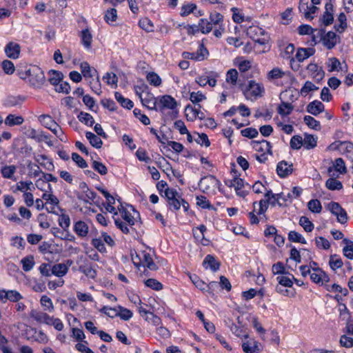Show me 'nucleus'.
I'll return each mask as SVG.
<instances>
[{"instance_id":"61","label":"nucleus","mask_w":353,"mask_h":353,"mask_svg":"<svg viewBox=\"0 0 353 353\" xmlns=\"http://www.w3.org/2000/svg\"><path fill=\"white\" fill-rule=\"evenodd\" d=\"M299 224L306 232H312L314 229V224L306 216H301L299 219Z\"/></svg>"},{"instance_id":"22","label":"nucleus","mask_w":353,"mask_h":353,"mask_svg":"<svg viewBox=\"0 0 353 353\" xmlns=\"http://www.w3.org/2000/svg\"><path fill=\"white\" fill-rule=\"evenodd\" d=\"M219 181L213 175L204 176L201 179L199 185L203 188V192H207L210 190V185L219 184Z\"/></svg>"},{"instance_id":"40","label":"nucleus","mask_w":353,"mask_h":353,"mask_svg":"<svg viewBox=\"0 0 353 353\" xmlns=\"http://www.w3.org/2000/svg\"><path fill=\"white\" fill-rule=\"evenodd\" d=\"M78 119L88 126H92L94 120L91 114L87 112H81L77 116Z\"/></svg>"},{"instance_id":"58","label":"nucleus","mask_w":353,"mask_h":353,"mask_svg":"<svg viewBox=\"0 0 353 353\" xmlns=\"http://www.w3.org/2000/svg\"><path fill=\"white\" fill-rule=\"evenodd\" d=\"M4 297L13 302H17L23 298L21 294L16 290L7 291V293H4Z\"/></svg>"},{"instance_id":"15","label":"nucleus","mask_w":353,"mask_h":353,"mask_svg":"<svg viewBox=\"0 0 353 353\" xmlns=\"http://www.w3.org/2000/svg\"><path fill=\"white\" fill-rule=\"evenodd\" d=\"M333 5L331 2L326 3L325 6V12L322 16V23L325 26L331 25L334 21Z\"/></svg>"},{"instance_id":"8","label":"nucleus","mask_w":353,"mask_h":353,"mask_svg":"<svg viewBox=\"0 0 353 353\" xmlns=\"http://www.w3.org/2000/svg\"><path fill=\"white\" fill-rule=\"evenodd\" d=\"M208 55V51L203 44L199 46V49L196 52H184L182 56L184 59H192L196 61H201L205 60Z\"/></svg>"},{"instance_id":"20","label":"nucleus","mask_w":353,"mask_h":353,"mask_svg":"<svg viewBox=\"0 0 353 353\" xmlns=\"http://www.w3.org/2000/svg\"><path fill=\"white\" fill-rule=\"evenodd\" d=\"M306 109L307 112L316 116L324 111L325 105L320 101L315 100L310 102Z\"/></svg>"},{"instance_id":"35","label":"nucleus","mask_w":353,"mask_h":353,"mask_svg":"<svg viewBox=\"0 0 353 353\" xmlns=\"http://www.w3.org/2000/svg\"><path fill=\"white\" fill-rule=\"evenodd\" d=\"M294 109V106L288 102L281 101L277 108L278 113L281 116H288L291 114Z\"/></svg>"},{"instance_id":"19","label":"nucleus","mask_w":353,"mask_h":353,"mask_svg":"<svg viewBox=\"0 0 353 353\" xmlns=\"http://www.w3.org/2000/svg\"><path fill=\"white\" fill-rule=\"evenodd\" d=\"M252 145L256 151L264 152L272 154V146L270 143L266 140L263 139L261 141H252Z\"/></svg>"},{"instance_id":"56","label":"nucleus","mask_w":353,"mask_h":353,"mask_svg":"<svg viewBox=\"0 0 353 353\" xmlns=\"http://www.w3.org/2000/svg\"><path fill=\"white\" fill-rule=\"evenodd\" d=\"M104 19L105 21L109 24L116 21L117 19V10L115 8H110L108 10L105 14Z\"/></svg>"},{"instance_id":"3","label":"nucleus","mask_w":353,"mask_h":353,"mask_svg":"<svg viewBox=\"0 0 353 353\" xmlns=\"http://www.w3.org/2000/svg\"><path fill=\"white\" fill-rule=\"evenodd\" d=\"M248 36L260 45H265L269 41V37L265 31L259 26H250L247 29Z\"/></svg>"},{"instance_id":"1","label":"nucleus","mask_w":353,"mask_h":353,"mask_svg":"<svg viewBox=\"0 0 353 353\" xmlns=\"http://www.w3.org/2000/svg\"><path fill=\"white\" fill-rule=\"evenodd\" d=\"M164 195L167 199L168 205L173 210H178L182 206L185 212L188 211L189 208L188 203L181 198L176 190L167 187L164 190Z\"/></svg>"},{"instance_id":"13","label":"nucleus","mask_w":353,"mask_h":353,"mask_svg":"<svg viewBox=\"0 0 353 353\" xmlns=\"http://www.w3.org/2000/svg\"><path fill=\"white\" fill-rule=\"evenodd\" d=\"M26 97L22 95H10L3 101V105L7 108L19 107L26 101Z\"/></svg>"},{"instance_id":"31","label":"nucleus","mask_w":353,"mask_h":353,"mask_svg":"<svg viewBox=\"0 0 353 353\" xmlns=\"http://www.w3.org/2000/svg\"><path fill=\"white\" fill-rule=\"evenodd\" d=\"M51 271L52 274L61 277L67 274L68 266L64 263H57L52 267Z\"/></svg>"},{"instance_id":"21","label":"nucleus","mask_w":353,"mask_h":353,"mask_svg":"<svg viewBox=\"0 0 353 353\" xmlns=\"http://www.w3.org/2000/svg\"><path fill=\"white\" fill-rule=\"evenodd\" d=\"M140 262L144 267H146L150 270L154 271L158 269V266L153 261V259L150 254L147 253L145 252H143L141 253V256L140 257Z\"/></svg>"},{"instance_id":"59","label":"nucleus","mask_w":353,"mask_h":353,"mask_svg":"<svg viewBox=\"0 0 353 353\" xmlns=\"http://www.w3.org/2000/svg\"><path fill=\"white\" fill-rule=\"evenodd\" d=\"M341 149L348 154V157L353 161V144L350 142H340Z\"/></svg>"},{"instance_id":"24","label":"nucleus","mask_w":353,"mask_h":353,"mask_svg":"<svg viewBox=\"0 0 353 353\" xmlns=\"http://www.w3.org/2000/svg\"><path fill=\"white\" fill-rule=\"evenodd\" d=\"M315 53L313 48H299L296 53V58L299 62L303 61Z\"/></svg>"},{"instance_id":"30","label":"nucleus","mask_w":353,"mask_h":353,"mask_svg":"<svg viewBox=\"0 0 353 353\" xmlns=\"http://www.w3.org/2000/svg\"><path fill=\"white\" fill-rule=\"evenodd\" d=\"M24 121V119L21 116H16L14 114H8L4 120V123L8 126L19 125Z\"/></svg>"},{"instance_id":"9","label":"nucleus","mask_w":353,"mask_h":353,"mask_svg":"<svg viewBox=\"0 0 353 353\" xmlns=\"http://www.w3.org/2000/svg\"><path fill=\"white\" fill-rule=\"evenodd\" d=\"M310 279L319 285H323L330 281L329 276L320 268H314V272L310 274Z\"/></svg>"},{"instance_id":"57","label":"nucleus","mask_w":353,"mask_h":353,"mask_svg":"<svg viewBox=\"0 0 353 353\" xmlns=\"http://www.w3.org/2000/svg\"><path fill=\"white\" fill-rule=\"evenodd\" d=\"M307 207L310 211L315 213H319L322 210L321 203L318 199L310 200L307 203Z\"/></svg>"},{"instance_id":"7","label":"nucleus","mask_w":353,"mask_h":353,"mask_svg":"<svg viewBox=\"0 0 353 353\" xmlns=\"http://www.w3.org/2000/svg\"><path fill=\"white\" fill-rule=\"evenodd\" d=\"M79 188L82 190V193L77 194L79 200H81L85 203H90V201H93L96 199L97 193L90 190L85 182L80 183Z\"/></svg>"},{"instance_id":"55","label":"nucleus","mask_w":353,"mask_h":353,"mask_svg":"<svg viewBox=\"0 0 353 353\" xmlns=\"http://www.w3.org/2000/svg\"><path fill=\"white\" fill-rule=\"evenodd\" d=\"M236 65L238 66L239 70L245 72L251 68V61L248 60H243L241 58H238L236 60Z\"/></svg>"},{"instance_id":"48","label":"nucleus","mask_w":353,"mask_h":353,"mask_svg":"<svg viewBox=\"0 0 353 353\" xmlns=\"http://www.w3.org/2000/svg\"><path fill=\"white\" fill-rule=\"evenodd\" d=\"M196 205L203 209H214L212 205L210 203L209 200L205 196H196Z\"/></svg>"},{"instance_id":"29","label":"nucleus","mask_w":353,"mask_h":353,"mask_svg":"<svg viewBox=\"0 0 353 353\" xmlns=\"http://www.w3.org/2000/svg\"><path fill=\"white\" fill-rule=\"evenodd\" d=\"M79 271L90 279H95L97 276V271L94 266L89 263L80 265Z\"/></svg>"},{"instance_id":"41","label":"nucleus","mask_w":353,"mask_h":353,"mask_svg":"<svg viewBox=\"0 0 353 353\" xmlns=\"http://www.w3.org/2000/svg\"><path fill=\"white\" fill-rule=\"evenodd\" d=\"M208 264L213 272H216L219 269L220 263L216 262L214 257L210 254L205 256L203 265Z\"/></svg>"},{"instance_id":"10","label":"nucleus","mask_w":353,"mask_h":353,"mask_svg":"<svg viewBox=\"0 0 353 353\" xmlns=\"http://www.w3.org/2000/svg\"><path fill=\"white\" fill-rule=\"evenodd\" d=\"M4 51L8 57L17 59L21 52V46L19 43L11 41L6 46Z\"/></svg>"},{"instance_id":"43","label":"nucleus","mask_w":353,"mask_h":353,"mask_svg":"<svg viewBox=\"0 0 353 353\" xmlns=\"http://www.w3.org/2000/svg\"><path fill=\"white\" fill-rule=\"evenodd\" d=\"M304 122L310 128L315 130H320L321 127L320 122L316 120L314 117L307 115L304 117Z\"/></svg>"},{"instance_id":"49","label":"nucleus","mask_w":353,"mask_h":353,"mask_svg":"<svg viewBox=\"0 0 353 353\" xmlns=\"http://www.w3.org/2000/svg\"><path fill=\"white\" fill-rule=\"evenodd\" d=\"M343 242L347 244L343 249V254L349 259L353 260V242L347 239H343Z\"/></svg>"},{"instance_id":"47","label":"nucleus","mask_w":353,"mask_h":353,"mask_svg":"<svg viewBox=\"0 0 353 353\" xmlns=\"http://www.w3.org/2000/svg\"><path fill=\"white\" fill-rule=\"evenodd\" d=\"M327 65L329 68L328 71L330 72L335 71V70L339 71L340 70H341V62L336 57H332V58L328 59V61L327 62Z\"/></svg>"},{"instance_id":"53","label":"nucleus","mask_w":353,"mask_h":353,"mask_svg":"<svg viewBox=\"0 0 353 353\" xmlns=\"http://www.w3.org/2000/svg\"><path fill=\"white\" fill-rule=\"evenodd\" d=\"M139 25L141 28L147 32H151L154 30V25L148 18H143L139 20Z\"/></svg>"},{"instance_id":"45","label":"nucleus","mask_w":353,"mask_h":353,"mask_svg":"<svg viewBox=\"0 0 353 353\" xmlns=\"http://www.w3.org/2000/svg\"><path fill=\"white\" fill-rule=\"evenodd\" d=\"M21 262L23 265V270L25 272L30 271L33 268L35 263L34 256L32 255L23 258Z\"/></svg>"},{"instance_id":"28","label":"nucleus","mask_w":353,"mask_h":353,"mask_svg":"<svg viewBox=\"0 0 353 353\" xmlns=\"http://www.w3.org/2000/svg\"><path fill=\"white\" fill-rule=\"evenodd\" d=\"M80 37L83 46L87 49H90L92 41V35L89 29L86 28L83 30L81 32Z\"/></svg>"},{"instance_id":"63","label":"nucleus","mask_w":353,"mask_h":353,"mask_svg":"<svg viewBox=\"0 0 353 353\" xmlns=\"http://www.w3.org/2000/svg\"><path fill=\"white\" fill-rule=\"evenodd\" d=\"M319 88L310 81H307L302 88L301 89V94L302 95H307L310 92L317 90Z\"/></svg>"},{"instance_id":"11","label":"nucleus","mask_w":353,"mask_h":353,"mask_svg":"<svg viewBox=\"0 0 353 353\" xmlns=\"http://www.w3.org/2000/svg\"><path fill=\"white\" fill-rule=\"evenodd\" d=\"M177 106L176 101L170 95H164L159 99L158 110L163 112L164 109L174 110Z\"/></svg>"},{"instance_id":"6","label":"nucleus","mask_w":353,"mask_h":353,"mask_svg":"<svg viewBox=\"0 0 353 353\" xmlns=\"http://www.w3.org/2000/svg\"><path fill=\"white\" fill-rule=\"evenodd\" d=\"M328 210L336 216L337 221L344 224L347 221V214L345 210L341 206L339 203L332 201L327 205Z\"/></svg>"},{"instance_id":"5","label":"nucleus","mask_w":353,"mask_h":353,"mask_svg":"<svg viewBox=\"0 0 353 353\" xmlns=\"http://www.w3.org/2000/svg\"><path fill=\"white\" fill-rule=\"evenodd\" d=\"M318 37L323 41V45L329 50L332 49L337 43V36L335 32L330 31L325 34V30H318Z\"/></svg>"},{"instance_id":"32","label":"nucleus","mask_w":353,"mask_h":353,"mask_svg":"<svg viewBox=\"0 0 353 353\" xmlns=\"http://www.w3.org/2000/svg\"><path fill=\"white\" fill-rule=\"evenodd\" d=\"M26 134L29 138L34 139L38 142L46 141L48 139V136L43 134L42 132H38L34 128L28 130Z\"/></svg>"},{"instance_id":"27","label":"nucleus","mask_w":353,"mask_h":353,"mask_svg":"<svg viewBox=\"0 0 353 353\" xmlns=\"http://www.w3.org/2000/svg\"><path fill=\"white\" fill-rule=\"evenodd\" d=\"M41 123L46 128L51 130L53 127L59 128V125L48 114H42L39 117Z\"/></svg>"},{"instance_id":"12","label":"nucleus","mask_w":353,"mask_h":353,"mask_svg":"<svg viewBox=\"0 0 353 353\" xmlns=\"http://www.w3.org/2000/svg\"><path fill=\"white\" fill-rule=\"evenodd\" d=\"M73 230L79 238L84 239L88 235L89 226L85 221H77L74 223Z\"/></svg>"},{"instance_id":"52","label":"nucleus","mask_w":353,"mask_h":353,"mask_svg":"<svg viewBox=\"0 0 353 353\" xmlns=\"http://www.w3.org/2000/svg\"><path fill=\"white\" fill-rule=\"evenodd\" d=\"M58 222H59V226L64 231L68 230V228H69V227L70 225V216L68 214H61L59 216Z\"/></svg>"},{"instance_id":"50","label":"nucleus","mask_w":353,"mask_h":353,"mask_svg":"<svg viewBox=\"0 0 353 353\" xmlns=\"http://www.w3.org/2000/svg\"><path fill=\"white\" fill-rule=\"evenodd\" d=\"M147 81L152 85L158 87L161 84V79L155 72H149L146 76Z\"/></svg>"},{"instance_id":"26","label":"nucleus","mask_w":353,"mask_h":353,"mask_svg":"<svg viewBox=\"0 0 353 353\" xmlns=\"http://www.w3.org/2000/svg\"><path fill=\"white\" fill-rule=\"evenodd\" d=\"M335 170L336 172L340 174H345L347 172V169L345 167V162L342 158H338L335 160L333 167H329L327 169V172L330 174L331 172Z\"/></svg>"},{"instance_id":"42","label":"nucleus","mask_w":353,"mask_h":353,"mask_svg":"<svg viewBox=\"0 0 353 353\" xmlns=\"http://www.w3.org/2000/svg\"><path fill=\"white\" fill-rule=\"evenodd\" d=\"M325 186L330 190H340L343 188L342 183L334 178L328 179L325 182Z\"/></svg>"},{"instance_id":"46","label":"nucleus","mask_w":353,"mask_h":353,"mask_svg":"<svg viewBox=\"0 0 353 353\" xmlns=\"http://www.w3.org/2000/svg\"><path fill=\"white\" fill-rule=\"evenodd\" d=\"M210 21L214 26H221L223 21V16L216 11L211 12L209 17Z\"/></svg>"},{"instance_id":"23","label":"nucleus","mask_w":353,"mask_h":353,"mask_svg":"<svg viewBox=\"0 0 353 353\" xmlns=\"http://www.w3.org/2000/svg\"><path fill=\"white\" fill-rule=\"evenodd\" d=\"M81 73L85 78H93L97 76V71L92 68L88 62H82L80 65Z\"/></svg>"},{"instance_id":"18","label":"nucleus","mask_w":353,"mask_h":353,"mask_svg":"<svg viewBox=\"0 0 353 353\" xmlns=\"http://www.w3.org/2000/svg\"><path fill=\"white\" fill-rule=\"evenodd\" d=\"M242 348L245 353L260 352L259 343L254 339L245 341L242 343Z\"/></svg>"},{"instance_id":"44","label":"nucleus","mask_w":353,"mask_h":353,"mask_svg":"<svg viewBox=\"0 0 353 353\" xmlns=\"http://www.w3.org/2000/svg\"><path fill=\"white\" fill-rule=\"evenodd\" d=\"M309 8L307 0H300L299 6V11L304 14L307 19L312 20L314 19V17L310 15V12H308Z\"/></svg>"},{"instance_id":"17","label":"nucleus","mask_w":353,"mask_h":353,"mask_svg":"<svg viewBox=\"0 0 353 353\" xmlns=\"http://www.w3.org/2000/svg\"><path fill=\"white\" fill-rule=\"evenodd\" d=\"M142 104L150 110H157V98L154 97L152 93L147 92L144 97L140 95Z\"/></svg>"},{"instance_id":"37","label":"nucleus","mask_w":353,"mask_h":353,"mask_svg":"<svg viewBox=\"0 0 353 353\" xmlns=\"http://www.w3.org/2000/svg\"><path fill=\"white\" fill-rule=\"evenodd\" d=\"M85 137L93 147L96 148H101L103 141L98 136L91 132H87L85 133Z\"/></svg>"},{"instance_id":"60","label":"nucleus","mask_w":353,"mask_h":353,"mask_svg":"<svg viewBox=\"0 0 353 353\" xmlns=\"http://www.w3.org/2000/svg\"><path fill=\"white\" fill-rule=\"evenodd\" d=\"M316 137H314L313 135H306L304 139L303 145L307 149H312L316 145Z\"/></svg>"},{"instance_id":"39","label":"nucleus","mask_w":353,"mask_h":353,"mask_svg":"<svg viewBox=\"0 0 353 353\" xmlns=\"http://www.w3.org/2000/svg\"><path fill=\"white\" fill-rule=\"evenodd\" d=\"M198 28L203 34H208L212 30V24L207 19H201L199 22Z\"/></svg>"},{"instance_id":"62","label":"nucleus","mask_w":353,"mask_h":353,"mask_svg":"<svg viewBox=\"0 0 353 353\" xmlns=\"http://www.w3.org/2000/svg\"><path fill=\"white\" fill-rule=\"evenodd\" d=\"M329 264L330 268L335 270L336 269L340 268L343 265V261L341 258L338 257L337 255H331Z\"/></svg>"},{"instance_id":"33","label":"nucleus","mask_w":353,"mask_h":353,"mask_svg":"<svg viewBox=\"0 0 353 353\" xmlns=\"http://www.w3.org/2000/svg\"><path fill=\"white\" fill-rule=\"evenodd\" d=\"M290 72L283 71L279 68H274L270 70L267 74V79L269 81H273L283 78L286 74H290Z\"/></svg>"},{"instance_id":"34","label":"nucleus","mask_w":353,"mask_h":353,"mask_svg":"<svg viewBox=\"0 0 353 353\" xmlns=\"http://www.w3.org/2000/svg\"><path fill=\"white\" fill-rule=\"evenodd\" d=\"M31 317L39 323H43L49 325L52 318V316H49L46 313L36 312H34L31 314Z\"/></svg>"},{"instance_id":"64","label":"nucleus","mask_w":353,"mask_h":353,"mask_svg":"<svg viewBox=\"0 0 353 353\" xmlns=\"http://www.w3.org/2000/svg\"><path fill=\"white\" fill-rule=\"evenodd\" d=\"M92 168L98 172L101 175H105L108 172L106 166L101 162L93 161L92 164Z\"/></svg>"},{"instance_id":"25","label":"nucleus","mask_w":353,"mask_h":353,"mask_svg":"<svg viewBox=\"0 0 353 353\" xmlns=\"http://www.w3.org/2000/svg\"><path fill=\"white\" fill-rule=\"evenodd\" d=\"M190 279L192 282L194 284V285L198 288L199 290L202 291L207 290V289L210 287H213L214 285H216L217 283L215 281L210 283L209 285L205 283L203 281H201L196 275L190 276Z\"/></svg>"},{"instance_id":"38","label":"nucleus","mask_w":353,"mask_h":353,"mask_svg":"<svg viewBox=\"0 0 353 353\" xmlns=\"http://www.w3.org/2000/svg\"><path fill=\"white\" fill-rule=\"evenodd\" d=\"M114 97L117 101L121 104V105L125 108L130 110L133 107V102L127 98H124L122 94L118 92L114 93Z\"/></svg>"},{"instance_id":"51","label":"nucleus","mask_w":353,"mask_h":353,"mask_svg":"<svg viewBox=\"0 0 353 353\" xmlns=\"http://www.w3.org/2000/svg\"><path fill=\"white\" fill-rule=\"evenodd\" d=\"M288 239L292 242L301 243L302 244L307 243L305 238L296 231H290L288 233Z\"/></svg>"},{"instance_id":"54","label":"nucleus","mask_w":353,"mask_h":353,"mask_svg":"<svg viewBox=\"0 0 353 353\" xmlns=\"http://www.w3.org/2000/svg\"><path fill=\"white\" fill-rule=\"evenodd\" d=\"M238 72L236 69H230L226 74V81L233 85L237 83Z\"/></svg>"},{"instance_id":"36","label":"nucleus","mask_w":353,"mask_h":353,"mask_svg":"<svg viewBox=\"0 0 353 353\" xmlns=\"http://www.w3.org/2000/svg\"><path fill=\"white\" fill-rule=\"evenodd\" d=\"M48 75V81L53 85H58L63 77L61 72L57 70H50Z\"/></svg>"},{"instance_id":"14","label":"nucleus","mask_w":353,"mask_h":353,"mask_svg":"<svg viewBox=\"0 0 353 353\" xmlns=\"http://www.w3.org/2000/svg\"><path fill=\"white\" fill-rule=\"evenodd\" d=\"M307 70L310 74V76L317 81L322 80L325 76V72L323 70L322 68L318 66L316 63H310L307 65Z\"/></svg>"},{"instance_id":"2","label":"nucleus","mask_w":353,"mask_h":353,"mask_svg":"<svg viewBox=\"0 0 353 353\" xmlns=\"http://www.w3.org/2000/svg\"><path fill=\"white\" fill-rule=\"evenodd\" d=\"M29 78V81L32 85L39 88L46 81V78L43 70L37 65H32L26 70V76L22 79Z\"/></svg>"},{"instance_id":"16","label":"nucleus","mask_w":353,"mask_h":353,"mask_svg":"<svg viewBox=\"0 0 353 353\" xmlns=\"http://www.w3.org/2000/svg\"><path fill=\"white\" fill-rule=\"evenodd\" d=\"M293 171L292 163H289L285 161L279 162L276 167V172L279 176L286 177L292 174Z\"/></svg>"},{"instance_id":"4","label":"nucleus","mask_w":353,"mask_h":353,"mask_svg":"<svg viewBox=\"0 0 353 353\" xmlns=\"http://www.w3.org/2000/svg\"><path fill=\"white\" fill-rule=\"evenodd\" d=\"M264 92L265 89L262 84L251 80L246 89L243 90V94L246 99H250L252 97H261Z\"/></svg>"}]
</instances>
